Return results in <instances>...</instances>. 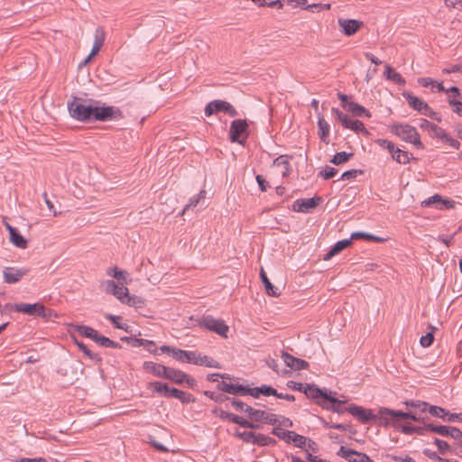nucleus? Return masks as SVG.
I'll return each instance as SVG.
<instances>
[{
  "instance_id": "obj_1",
  "label": "nucleus",
  "mask_w": 462,
  "mask_h": 462,
  "mask_svg": "<svg viewBox=\"0 0 462 462\" xmlns=\"http://www.w3.org/2000/svg\"><path fill=\"white\" fill-rule=\"evenodd\" d=\"M68 109L72 118L84 123L106 122L122 117V113L117 107L104 104L100 106L98 101H87L79 97H74L68 103Z\"/></svg>"
},
{
  "instance_id": "obj_2",
  "label": "nucleus",
  "mask_w": 462,
  "mask_h": 462,
  "mask_svg": "<svg viewBox=\"0 0 462 462\" xmlns=\"http://www.w3.org/2000/svg\"><path fill=\"white\" fill-rule=\"evenodd\" d=\"M407 420L417 421L418 417L412 412H404L402 411L391 410L388 408H381L378 411V422L381 425L387 426L391 421L395 425L397 420Z\"/></svg>"
},
{
  "instance_id": "obj_3",
  "label": "nucleus",
  "mask_w": 462,
  "mask_h": 462,
  "mask_svg": "<svg viewBox=\"0 0 462 462\" xmlns=\"http://www.w3.org/2000/svg\"><path fill=\"white\" fill-rule=\"evenodd\" d=\"M392 132L398 135L402 140L411 143L418 148H422V143L415 127L409 125H394L392 126Z\"/></svg>"
},
{
  "instance_id": "obj_4",
  "label": "nucleus",
  "mask_w": 462,
  "mask_h": 462,
  "mask_svg": "<svg viewBox=\"0 0 462 462\" xmlns=\"http://www.w3.org/2000/svg\"><path fill=\"white\" fill-rule=\"evenodd\" d=\"M248 136V124L244 119H236L231 122L229 138L232 143L244 145Z\"/></svg>"
},
{
  "instance_id": "obj_5",
  "label": "nucleus",
  "mask_w": 462,
  "mask_h": 462,
  "mask_svg": "<svg viewBox=\"0 0 462 462\" xmlns=\"http://www.w3.org/2000/svg\"><path fill=\"white\" fill-rule=\"evenodd\" d=\"M6 309L10 310H14L16 312H21L27 314L29 316H36V317H46V310L42 304L41 303H16V304H6Z\"/></svg>"
},
{
  "instance_id": "obj_6",
  "label": "nucleus",
  "mask_w": 462,
  "mask_h": 462,
  "mask_svg": "<svg viewBox=\"0 0 462 462\" xmlns=\"http://www.w3.org/2000/svg\"><path fill=\"white\" fill-rule=\"evenodd\" d=\"M304 393L310 399L314 400L319 406L323 407L328 399L332 398V392L328 389H320L314 384L306 383Z\"/></svg>"
},
{
  "instance_id": "obj_7",
  "label": "nucleus",
  "mask_w": 462,
  "mask_h": 462,
  "mask_svg": "<svg viewBox=\"0 0 462 462\" xmlns=\"http://www.w3.org/2000/svg\"><path fill=\"white\" fill-rule=\"evenodd\" d=\"M218 112H225L230 116H236L237 114L236 110L230 103L223 100L211 101L205 107V115L207 116H210Z\"/></svg>"
},
{
  "instance_id": "obj_8",
  "label": "nucleus",
  "mask_w": 462,
  "mask_h": 462,
  "mask_svg": "<svg viewBox=\"0 0 462 462\" xmlns=\"http://www.w3.org/2000/svg\"><path fill=\"white\" fill-rule=\"evenodd\" d=\"M200 326L224 337H227L226 334L228 327L221 319H215L211 316H206L201 319Z\"/></svg>"
},
{
  "instance_id": "obj_9",
  "label": "nucleus",
  "mask_w": 462,
  "mask_h": 462,
  "mask_svg": "<svg viewBox=\"0 0 462 462\" xmlns=\"http://www.w3.org/2000/svg\"><path fill=\"white\" fill-rule=\"evenodd\" d=\"M165 379L171 380L179 384L186 383L190 388H193L196 384V380L194 378L180 370L171 367L167 368Z\"/></svg>"
},
{
  "instance_id": "obj_10",
  "label": "nucleus",
  "mask_w": 462,
  "mask_h": 462,
  "mask_svg": "<svg viewBox=\"0 0 462 462\" xmlns=\"http://www.w3.org/2000/svg\"><path fill=\"white\" fill-rule=\"evenodd\" d=\"M347 411L362 423H366L371 420H378V413L375 415L373 413L372 410L365 409L361 406L351 405L347 407Z\"/></svg>"
},
{
  "instance_id": "obj_11",
  "label": "nucleus",
  "mask_w": 462,
  "mask_h": 462,
  "mask_svg": "<svg viewBox=\"0 0 462 462\" xmlns=\"http://www.w3.org/2000/svg\"><path fill=\"white\" fill-rule=\"evenodd\" d=\"M337 454L348 462H374L366 454L356 451L344 446L340 447Z\"/></svg>"
},
{
  "instance_id": "obj_12",
  "label": "nucleus",
  "mask_w": 462,
  "mask_h": 462,
  "mask_svg": "<svg viewBox=\"0 0 462 462\" xmlns=\"http://www.w3.org/2000/svg\"><path fill=\"white\" fill-rule=\"evenodd\" d=\"M321 200L320 197H313L305 199H297L292 204V210L295 212L308 213L315 208Z\"/></svg>"
},
{
  "instance_id": "obj_13",
  "label": "nucleus",
  "mask_w": 462,
  "mask_h": 462,
  "mask_svg": "<svg viewBox=\"0 0 462 462\" xmlns=\"http://www.w3.org/2000/svg\"><path fill=\"white\" fill-rule=\"evenodd\" d=\"M27 270L16 267H5L3 269L4 281L6 283H15L19 282L25 274Z\"/></svg>"
},
{
  "instance_id": "obj_14",
  "label": "nucleus",
  "mask_w": 462,
  "mask_h": 462,
  "mask_svg": "<svg viewBox=\"0 0 462 462\" xmlns=\"http://www.w3.org/2000/svg\"><path fill=\"white\" fill-rule=\"evenodd\" d=\"M424 429L439 434L443 437H450L455 439L457 437V428L452 426L446 425H434L432 423H428L424 425Z\"/></svg>"
},
{
  "instance_id": "obj_15",
  "label": "nucleus",
  "mask_w": 462,
  "mask_h": 462,
  "mask_svg": "<svg viewBox=\"0 0 462 462\" xmlns=\"http://www.w3.org/2000/svg\"><path fill=\"white\" fill-rule=\"evenodd\" d=\"M217 389L233 395H248V387L242 384H235L221 381L217 384Z\"/></svg>"
},
{
  "instance_id": "obj_16",
  "label": "nucleus",
  "mask_w": 462,
  "mask_h": 462,
  "mask_svg": "<svg viewBox=\"0 0 462 462\" xmlns=\"http://www.w3.org/2000/svg\"><path fill=\"white\" fill-rule=\"evenodd\" d=\"M337 23L342 32L347 36L355 34L362 25V22L355 19L339 18Z\"/></svg>"
},
{
  "instance_id": "obj_17",
  "label": "nucleus",
  "mask_w": 462,
  "mask_h": 462,
  "mask_svg": "<svg viewBox=\"0 0 462 462\" xmlns=\"http://www.w3.org/2000/svg\"><path fill=\"white\" fill-rule=\"evenodd\" d=\"M6 229L9 232L10 242L18 248L25 249L28 245L27 240L18 232V230L6 223Z\"/></svg>"
},
{
  "instance_id": "obj_18",
  "label": "nucleus",
  "mask_w": 462,
  "mask_h": 462,
  "mask_svg": "<svg viewBox=\"0 0 462 462\" xmlns=\"http://www.w3.org/2000/svg\"><path fill=\"white\" fill-rule=\"evenodd\" d=\"M282 357L285 365L293 370H304L309 366V364L305 360L294 357L288 353L282 352Z\"/></svg>"
},
{
  "instance_id": "obj_19",
  "label": "nucleus",
  "mask_w": 462,
  "mask_h": 462,
  "mask_svg": "<svg viewBox=\"0 0 462 462\" xmlns=\"http://www.w3.org/2000/svg\"><path fill=\"white\" fill-rule=\"evenodd\" d=\"M335 395L336 393L332 392V398L328 399V402L323 404L322 408L337 413H344L345 411H347V407H343V404L346 402V401L338 400L335 397Z\"/></svg>"
},
{
  "instance_id": "obj_20",
  "label": "nucleus",
  "mask_w": 462,
  "mask_h": 462,
  "mask_svg": "<svg viewBox=\"0 0 462 462\" xmlns=\"http://www.w3.org/2000/svg\"><path fill=\"white\" fill-rule=\"evenodd\" d=\"M143 366L146 372L151 373L157 377L165 378L168 368L167 366L151 361L144 362Z\"/></svg>"
},
{
  "instance_id": "obj_21",
  "label": "nucleus",
  "mask_w": 462,
  "mask_h": 462,
  "mask_svg": "<svg viewBox=\"0 0 462 462\" xmlns=\"http://www.w3.org/2000/svg\"><path fill=\"white\" fill-rule=\"evenodd\" d=\"M220 417L222 419H225V420H231L232 422L236 423V424H238L242 427H245V428H250V429H254L256 428L257 426L255 424H254L253 422H250L246 420H245L244 418L238 416V415H236V414H233V413H230L228 411H221L220 413Z\"/></svg>"
},
{
  "instance_id": "obj_22",
  "label": "nucleus",
  "mask_w": 462,
  "mask_h": 462,
  "mask_svg": "<svg viewBox=\"0 0 462 462\" xmlns=\"http://www.w3.org/2000/svg\"><path fill=\"white\" fill-rule=\"evenodd\" d=\"M248 395H251L254 398H258L260 396V394H263L264 396H271V395H274V394H277V391L272 387V386H269V385H261L259 387H254V388H249L248 387Z\"/></svg>"
},
{
  "instance_id": "obj_23",
  "label": "nucleus",
  "mask_w": 462,
  "mask_h": 462,
  "mask_svg": "<svg viewBox=\"0 0 462 462\" xmlns=\"http://www.w3.org/2000/svg\"><path fill=\"white\" fill-rule=\"evenodd\" d=\"M352 244L351 237L348 239H343L340 241H337L334 246L327 253V254L324 256V260L328 261L331 259L333 256L337 254L339 252L346 248Z\"/></svg>"
},
{
  "instance_id": "obj_24",
  "label": "nucleus",
  "mask_w": 462,
  "mask_h": 462,
  "mask_svg": "<svg viewBox=\"0 0 462 462\" xmlns=\"http://www.w3.org/2000/svg\"><path fill=\"white\" fill-rule=\"evenodd\" d=\"M383 74L388 80H391L397 85L404 86L406 83L405 79L402 77V75L395 71V69H393L390 65H385Z\"/></svg>"
},
{
  "instance_id": "obj_25",
  "label": "nucleus",
  "mask_w": 462,
  "mask_h": 462,
  "mask_svg": "<svg viewBox=\"0 0 462 462\" xmlns=\"http://www.w3.org/2000/svg\"><path fill=\"white\" fill-rule=\"evenodd\" d=\"M318 126H319V135L320 140L323 143L328 144L329 143V140H328V135H329V132H330L329 124L322 116H319Z\"/></svg>"
},
{
  "instance_id": "obj_26",
  "label": "nucleus",
  "mask_w": 462,
  "mask_h": 462,
  "mask_svg": "<svg viewBox=\"0 0 462 462\" xmlns=\"http://www.w3.org/2000/svg\"><path fill=\"white\" fill-rule=\"evenodd\" d=\"M260 276H261L262 282L263 283L264 289L266 291V293L269 296H273V297L279 296L281 293L279 291V289L272 284V282L269 281V279L263 268L261 269Z\"/></svg>"
},
{
  "instance_id": "obj_27",
  "label": "nucleus",
  "mask_w": 462,
  "mask_h": 462,
  "mask_svg": "<svg viewBox=\"0 0 462 462\" xmlns=\"http://www.w3.org/2000/svg\"><path fill=\"white\" fill-rule=\"evenodd\" d=\"M434 444L437 446L438 450L440 454L446 455L448 453L458 456L459 451L457 448H453L447 441L439 439L438 438L434 439Z\"/></svg>"
},
{
  "instance_id": "obj_28",
  "label": "nucleus",
  "mask_w": 462,
  "mask_h": 462,
  "mask_svg": "<svg viewBox=\"0 0 462 462\" xmlns=\"http://www.w3.org/2000/svg\"><path fill=\"white\" fill-rule=\"evenodd\" d=\"M150 387H153L154 389V392H156L157 393L166 397V398H171L172 397L171 395V388H170L168 386L167 383H162V382H159V381H156V382H153V383H151L149 384Z\"/></svg>"
},
{
  "instance_id": "obj_29",
  "label": "nucleus",
  "mask_w": 462,
  "mask_h": 462,
  "mask_svg": "<svg viewBox=\"0 0 462 462\" xmlns=\"http://www.w3.org/2000/svg\"><path fill=\"white\" fill-rule=\"evenodd\" d=\"M346 110L351 112L354 116H366V117L371 116V114L368 110H366L361 105L352 102V101H350L349 105L346 106Z\"/></svg>"
},
{
  "instance_id": "obj_30",
  "label": "nucleus",
  "mask_w": 462,
  "mask_h": 462,
  "mask_svg": "<svg viewBox=\"0 0 462 462\" xmlns=\"http://www.w3.org/2000/svg\"><path fill=\"white\" fill-rule=\"evenodd\" d=\"M171 395L173 398L180 400L182 403H191L195 402L192 394L177 388H171Z\"/></svg>"
},
{
  "instance_id": "obj_31",
  "label": "nucleus",
  "mask_w": 462,
  "mask_h": 462,
  "mask_svg": "<svg viewBox=\"0 0 462 462\" xmlns=\"http://www.w3.org/2000/svg\"><path fill=\"white\" fill-rule=\"evenodd\" d=\"M276 440L269 436L261 434V433H254V438L253 444L258 445L261 447H266V446H273L275 445Z\"/></svg>"
},
{
  "instance_id": "obj_32",
  "label": "nucleus",
  "mask_w": 462,
  "mask_h": 462,
  "mask_svg": "<svg viewBox=\"0 0 462 462\" xmlns=\"http://www.w3.org/2000/svg\"><path fill=\"white\" fill-rule=\"evenodd\" d=\"M107 274L116 279L120 284H126L128 282V273L117 267L107 270Z\"/></svg>"
},
{
  "instance_id": "obj_33",
  "label": "nucleus",
  "mask_w": 462,
  "mask_h": 462,
  "mask_svg": "<svg viewBox=\"0 0 462 462\" xmlns=\"http://www.w3.org/2000/svg\"><path fill=\"white\" fill-rule=\"evenodd\" d=\"M411 154L397 148L392 154V158L399 163L406 164L410 162Z\"/></svg>"
},
{
  "instance_id": "obj_34",
  "label": "nucleus",
  "mask_w": 462,
  "mask_h": 462,
  "mask_svg": "<svg viewBox=\"0 0 462 462\" xmlns=\"http://www.w3.org/2000/svg\"><path fill=\"white\" fill-rule=\"evenodd\" d=\"M272 433L277 436L279 439L286 441L287 443H291V439L294 431L286 430L281 427H275L273 429Z\"/></svg>"
},
{
  "instance_id": "obj_35",
  "label": "nucleus",
  "mask_w": 462,
  "mask_h": 462,
  "mask_svg": "<svg viewBox=\"0 0 462 462\" xmlns=\"http://www.w3.org/2000/svg\"><path fill=\"white\" fill-rule=\"evenodd\" d=\"M206 367H211V368H221L220 364L215 360L214 358L200 354V357L199 359V365Z\"/></svg>"
},
{
  "instance_id": "obj_36",
  "label": "nucleus",
  "mask_w": 462,
  "mask_h": 462,
  "mask_svg": "<svg viewBox=\"0 0 462 462\" xmlns=\"http://www.w3.org/2000/svg\"><path fill=\"white\" fill-rule=\"evenodd\" d=\"M353 155L354 154L351 152H339L333 156V158L330 160V162L335 165H341L352 158Z\"/></svg>"
},
{
  "instance_id": "obj_37",
  "label": "nucleus",
  "mask_w": 462,
  "mask_h": 462,
  "mask_svg": "<svg viewBox=\"0 0 462 462\" xmlns=\"http://www.w3.org/2000/svg\"><path fill=\"white\" fill-rule=\"evenodd\" d=\"M206 197V191L205 190H200L199 193L193 197V198H190L189 203L185 206V208H183L181 214H185L187 211H189L190 208H195L201 199H204Z\"/></svg>"
},
{
  "instance_id": "obj_38",
  "label": "nucleus",
  "mask_w": 462,
  "mask_h": 462,
  "mask_svg": "<svg viewBox=\"0 0 462 462\" xmlns=\"http://www.w3.org/2000/svg\"><path fill=\"white\" fill-rule=\"evenodd\" d=\"M404 97H406L409 105L418 112H420L425 105V102L422 99L411 94H404Z\"/></svg>"
},
{
  "instance_id": "obj_39",
  "label": "nucleus",
  "mask_w": 462,
  "mask_h": 462,
  "mask_svg": "<svg viewBox=\"0 0 462 462\" xmlns=\"http://www.w3.org/2000/svg\"><path fill=\"white\" fill-rule=\"evenodd\" d=\"M245 412L247 413L252 420L262 422L265 411L256 410L251 406H246Z\"/></svg>"
},
{
  "instance_id": "obj_40",
  "label": "nucleus",
  "mask_w": 462,
  "mask_h": 462,
  "mask_svg": "<svg viewBox=\"0 0 462 462\" xmlns=\"http://www.w3.org/2000/svg\"><path fill=\"white\" fill-rule=\"evenodd\" d=\"M357 238H364V239L372 240V241H375V242H383L384 241V238H383V237H379V236H374L369 233H365V232H355L351 235L352 240L357 239Z\"/></svg>"
},
{
  "instance_id": "obj_41",
  "label": "nucleus",
  "mask_w": 462,
  "mask_h": 462,
  "mask_svg": "<svg viewBox=\"0 0 462 462\" xmlns=\"http://www.w3.org/2000/svg\"><path fill=\"white\" fill-rule=\"evenodd\" d=\"M79 348L90 359L93 361H101V357L98 356V354L92 352L88 348L87 346H85L82 342H76Z\"/></svg>"
},
{
  "instance_id": "obj_42",
  "label": "nucleus",
  "mask_w": 462,
  "mask_h": 462,
  "mask_svg": "<svg viewBox=\"0 0 462 462\" xmlns=\"http://www.w3.org/2000/svg\"><path fill=\"white\" fill-rule=\"evenodd\" d=\"M113 295L122 303H125L126 298L129 295V291L125 286H124V284L117 285V288Z\"/></svg>"
},
{
  "instance_id": "obj_43",
  "label": "nucleus",
  "mask_w": 462,
  "mask_h": 462,
  "mask_svg": "<svg viewBox=\"0 0 462 462\" xmlns=\"http://www.w3.org/2000/svg\"><path fill=\"white\" fill-rule=\"evenodd\" d=\"M101 346L104 347H111V348H120L121 345L118 342L113 341L110 338L100 335L98 337V341L97 342Z\"/></svg>"
},
{
  "instance_id": "obj_44",
  "label": "nucleus",
  "mask_w": 462,
  "mask_h": 462,
  "mask_svg": "<svg viewBox=\"0 0 462 462\" xmlns=\"http://www.w3.org/2000/svg\"><path fill=\"white\" fill-rule=\"evenodd\" d=\"M429 412L434 416L440 418L444 420V418L447 417V411L441 407L434 406V405H429L428 408Z\"/></svg>"
},
{
  "instance_id": "obj_45",
  "label": "nucleus",
  "mask_w": 462,
  "mask_h": 462,
  "mask_svg": "<svg viewBox=\"0 0 462 462\" xmlns=\"http://www.w3.org/2000/svg\"><path fill=\"white\" fill-rule=\"evenodd\" d=\"M106 38L105 31L102 27H97L95 31L94 43L95 45L103 46Z\"/></svg>"
},
{
  "instance_id": "obj_46",
  "label": "nucleus",
  "mask_w": 462,
  "mask_h": 462,
  "mask_svg": "<svg viewBox=\"0 0 462 462\" xmlns=\"http://www.w3.org/2000/svg\"><path fill=\"white\" fill-rule=\"evenodd\" d=\"M125 304L134 308H141L143 306V300L138 296H131L129 294L125 301Z\"/></svg>"
},
{
  "instance_id": "obj_47",
  "label": "nucleus",
  "mask_w": 462,
  "mask_h": 462,
  "mask_svg": "<svg viewBox=\"0 0 462 462\" xmlns=\"http://www.w3.org/2000/svg\"><path fill=\"white\" fill-rule=\"evenodd\" d=\"M442 200V197L439 194H435L426 199H424L421 202V207H431V206H437L439 204V201Z\"/></svg>"
},
{
  "instance_id": "obj_48",
  "label": "nucleus",
  "mask_w": 462,
  "mask_h": 462,
  "mask_svg": "<svg viewBox=\"0 0 462 462\" xmlns=\"http://www.w3.org/2000/svg\"><path fill=\"white\" fill-rule=\"evenodd\" d=\"M337 173V170L336 168L327 165L320 171L319 175L325 180H328L335 177Z\"/></svg>"
},
{
  "instance_id": "obj_49",
  "label": "nucleus",
  "mask_w": 462,
  "mask_h": 462,
  "mask_svg": "<svg viewBox=\"0 0 462 462\" xmlns=\"http://www.w3.org/2000/svg\"><path fill=\"white\" fill-rule=\"evenodd\" d=\"M349 129L356 133H363L365 135L368 134V131L365 129L364 124L359 120L354 119L353 122L351 123Z\"/></svg>"
},
{
  "instance_id": "obj_50",
  "label": "nucleus",
  "mask_w": 462,
  "mask_h": 462,
  "mask_svg": "<svg viewBox=\"0 0 462 462\" xmlns=\"http://www.w3.org/2000/svg\"><path fill=\"white\" fill-rule=\"evenodd\" d=\"M308 440L309 439L307 438H305L304 436L299 435L294 432L291 437V442H292L295 447L303 448L306 445Z\"/></svg>"
},
{
  "instance_id": "obj_51",
  "label": "nucleus",
  "mask_w": 462,
  "mask_h": 462,
  "mask_svg": "<svg viewBox=\"0 0 462 462\" xmlns=\"http://www.w3.org/2000/svg\"><path fill=\"white\" fill-rule=\"evenodd\" d=\"M377 144L382 147V148H384V149H387L389 151V152L391 153V155L395 152V150L397 149V147H395L394 143L388 141V140H385V139H378L376 141Z\"/></svg>"
},
{
  "instance_id": "obj_52",
  "label": "nucleus",
  "mask_w": 462,
  "mask_h": 462,
  "mask_svg": "<svg viewBox=\"0 0 462 462\" xmlns=\"http://www.w3.org/2000/svg\"><path fill=\"white\" fill-rule=\"evenodd\" d=\"M200 357V353L195 351H186V363L192 365H199V359Z\"/></svg>"
},
{
  "instance_id": "obj_53",
  "label": "nucleus",
  "mask_w": 462,
  "mask_h": 462,
  "mask_svg": "<svg viewBox=\"0 0 462 462\" xmlns=\"http://www.w3.org/2000/svg\"><path fill=\"white\" fill-rule=\"evenodd\" d=\"M254 433L255 432H253V431H236V435L241 439L243 441L246 442V443H251L253 444V441H254Z\"/></svg>"
},
{
  "instance_id": "obj_54",
  "label": "nucleus",
  "mask_w": 462,
  "mask_h": 462,
  "mask_svg": "<svg viewBox=\"0 0 462 462\" xmlns=\"http://www.w3.org/2000/svg\"><path fill=\"white\" fill-rule=\"evenodd\" d=\"M105 317H106V319H109V320H111L113 322L115 328H119V329L126 330L127 325L125 324V323L119 322V319H120L119 316H115V315H112V314H106Z\"/></svg>"
},
{
  "instance_id": "obj_55",
  "label": "nucleus",
  "mask_w": 462,
  "mask_h": 462,
  "mask_svg": "<svg viewBox=\"0 0 462 462\" xmlns=\"http://www.w3.org/2000/svg\"><path fill=\"white\" fill-rule=\"evenodd\" d=\"M405 404L407 406H410V407H412V408H415V409H418L420 410V411H425L428 410L429 408V404L425 402H420V401H411V402H406Z\"/></svg>"
},
{
  "instance_id": "obj_56",
  "label": "nucleus",
  "mask_w": 462,
  "mask_h": 462,
  "mask_svg": "<svg viewBox=\"0 0 462 462\" xmlns=\"http://www.w3.org/2000/svg\"><path fill=\"white\" fill-rule=\"evenodd\" d=\"M279 421V416L274 413H270L265 411L264 416L263 418L262 422H264L266 424L270 425H275Z\"/></svg>"
},
{
  "instance_id": "obj_57",
  "label": "nucleus",
  "mask_w": 462,
  "mask_h": 462,
  "mask_svg": "<svg viewBox=\"0 0 462 462\" xmlns=\"http://www.w3.org/2000/svg\"><path fill=\"white\" fill-rule=\"evenodd\" d=\"M273 164L276 166H283L284 171H282V174H287L289 171V162L285 156H279L276 158L273 162Z\"/></svg>"
},
{
  "instance_id": "obj_58",
  "label": "nucleus",
  "mask_w": 462,
  "mask_h": 462,
  "mask_svg": "<svg viewBox=\"0 0 462 462\" xmlns=\"http://www.w3.org/2000/svg\"><path fill=\"white\" fill-rule=\"evenodd\" d=\"M448 104L453 106V111L459 116H462V101L449 97Z\"/></svg>"
},
{
  "instance_id": "obj_59",
  "label": "nucleus",
  "mask_w": 462,
  "mask_h": 462,
  "mask_svg": "<svg viewBox=\"0 0 462 462\" xmlns=\"http://www.w3.org/2000/svg\"><path fill=\"white\" fill-rule=\"evenodd\" d=\"M446 134V131L439 127V125H435L432 130L430 132V134L434 137L438 138L442 141Z\"/></svg>"
},
{
  "instance_id": "obj_60",
  "label": "nucleus",
  "mask_w": 462,
  "mask_h": 462,
  "mask_svg": "<svg viewBox=\"0 0 462 462\" xmlns=\"http://www.w3.org/2000/svg\"><path fill=\"white\" fill-rule=\"evenodd\" d=\"M171 356L177 361L184 363L186 360V350H182V349L175 347L174 350H172Z\"/></svg>"
},
{
  "instance_id": "obj_61",
  "label": "nucleus",
  "mask_w": 462,
  "mask_h": 462,
  "mask_svg": "<svg viewBox=\"0 0 462 462\" xmlns=\"http://www.w3.org/2000/svg\"><path fill=\"white\" fill-rule=\"evenodd\" d=\"M73 328L75 331L86 337H88L92 329V328L85 325H74Z\"/></svg>"
},
{
  "instance_id": "obj_62",
  "label": "nucleus",
  "mask_w": 462,
  "mask_h": 462,
  "mask_svg": "<svg viewBox=\"0 0 462 462\" xmlns=\"http://www.w3.org/2000/svg\"><path fill=\"white\" fill-rule=\"evenodd\" d=\"M362 173L361 171L358 170H349L342 173L340 180H348L355 179L358 174Z\"/></svg>"
},
{
  "instance_id": "obj_63",
  "label": "nucleus",
  "mask_w": 462,
  "mask_h": 462,
  "mask_svg": "<svg viewBox=\"0 0 462 462\" xmlns=\"http://www.w3.org/2000/svg\"><path fill=\"white\" fill-rule=\"evenodd\" d=\"M433 339H434V337H433L432 333H427L426 335H424L420 337V343L421 346L428 347V346H431V344L433 343Z\"/></svg>"
},
{
  "instance_id": "obj_64",
  "label": "nucleus",
  "mask_w": 462,
  "mask_h": 462,
  "mask_svg": "<svg viewBox=\"0 0 462 462\" xmlns=\"http://www.w3.org/2000/svg\"><path fill=\"white\" fill-rule=\"evenodd\" d=\"M390 458L396 462H415L414 459L408 455H390Z\"/></svg>"
}]
</instances>
